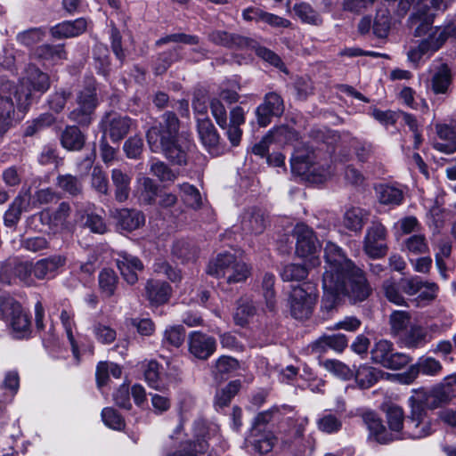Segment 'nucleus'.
I'll return each mask as SVG.
<instances>
[{
	"label": "nucleus",
	"instance_id": "nucleus-1",
	"mask_svg": "<svg viewBox=\"0 0 456 456\" xmlns=\"http://www.w3.org/2000/svg\"><path fill=\"white\" fill-rule=\"evenodd\" d=\"M324 257L322 310L332 311L341 296L348 297L354 303L362 302L370 296V288L363 272L346 256L338 246L327 242Z\"/></svg>",
	"mask_w": 456,
	"mask_h": 456
},
{
	"label": "nucleus",
	"instance_id": "nucleus-2",
	"mask_svg": "<svg viewBox=\"0 0 456 456\" xmlns=\"http://www.w3.org/2000/svg\"><path fill=\"white\" fill-rule=\"evenodd\" d=\"M50 87L49 76L33 64H28L20 85L4 81L0 85V138L11 127L15 107L24 112L32 102L31 90L45 93Z\"/></svg>",
	"mask_w": 456,
	"mask_h": 456
},
{
	"label": "nucleus",
	"instance_id": "nucleus-3",
	"mask_svg": "<svg viewBox=\"0 0 456 456\" xmlns=\"http://www.w3.org/2000/svg\"><path fill=\"white\" fill-rule=\"evenodd\" d=\"M179 121L175 114L167 111L159 126L147 133V141L153 152H162L171 162L179 166L187 163V151L191 146L188 139L178 137Z\"/></svg>",
	"mask_w": 456,
	"mask_h": 456
},
{
	"label": "nucleus",
	"instance_id": "nucleus-4",
	"mask_svg": "<svg viewBox=\"0 0 456 456\" xmlns=\"http://www.w3.org/2000/svg\"><path fill=\"white\" fill-rule=\"evenodd\" d=\"M250 267L234 254L224 252L218 254L207 267V273L226 283L233 284L245 281L250 275Z\"/></svg>",
	"mask_w": 456,
	"mask_h": 456
},
{
	"label": "nucleus",
	"instance_id": "nucleus-5",
	"mask_svg": "<svg viewBox=\"0 0 456 456\" xmlns=\"http://www.w3.org/2000/svg\"><path fill=\"white\" fill-rule=\"evenodd\" d=\"M290 166L293 173L313 183H322L333 174L331 167L321 163L314 151L297 150L290 159Z\"/></svg>",
	"mask_w": 456,
	"mask_h": 456
},
{
	"label": "nucleus",
	"instance_id": "nucleus-6",
	"mask_svg": "<svg viewBox=\"0 0 456 456\" xmlns=\"http://www.w3.org/2000/svg\"><path fill=\"white\" fill-rule=\"evenodd\" d=\"M282 420L284 424L280 427L282 449L294 453L304 452L303 440L305 428L309 423L308 417L292 411L282 417Z\"/></svg>",
	"mask_w": 456,
	"mask_h": 456
},
{
	"label": "nucleus",
	"instance_id": "nucleus-7",
	"mask_svg": "<svg viewBox=\"0 0 456 456\" xmlns=\"http://www.w3.org/2000/svg\"><path fill=\"white\" fill-rule=\"evenodd\" d=\"M436 14L419 10L411 17V24H416L414 36L420 39L433 53L437 52L448 37L443 26H432Z\"/></svg>",
	"mask_w": 456,
	"mask_h": 456
},
{
	"label": "nucleus",
	"instance_id": "nucleus-8",
	"mask_svg": "<svg viewBox=\"0 0 456 456\" xmlns=\"http://www.w3.org/2000/svg\"><path fill=\"white\" fill-rule=\"evenodd\" d=\"M0 318L12 329L13 337L23 338L30 332V322L20 305L11 297L0 296Z\"/></svg>",
	"mask_w": 456,
	"mask_h": 456
},
{
	"label": "nucleus",
	"instance_id": "nucleus-9",
	"mask_svg": "<svg viewBox=\"0 0 456 456\" xmlns=\"http://www.w3.org/2000/svg\"><path fill=\"white\" fill-rule=\"evenodd\" d=\"M193 431V449L191 442L183 444L182 449L167 454V456H199L205 453L208 448L206 438L212 440L218 433V427L216 424H209L202 420H196L192 427Z\"/></svg>",
	"mask_w": 456,
	"mask_h": 456
},
{
	"label": "nucleus",
	"instance_id": "nucleus-10",
	"mask_svg": "<svg viewBox=\"0 0 456 456\" xmlns=\"http://www.w3.org/2000/svg\"><path fill=\"white\" fill-rule=\"evenodd\" d=\"M294 233L297 238V255L305 259L311 267L319 265L317 253L321 246L313 230L304 224H298L294 228Z\"/></svg>",
	"mask_w": 456,
	"mask_h": 456
},
{
	"label": "nucleus",
	"instance_id": "nucleus-11",
	"mask_svg": "<svg viewBox=\"0 0 456 456\" xmlns=\"http://www.w3.org/2000/svg\"><path fill=\"white\" fill-rule=\"evenodd\" d=\"M97 105L96 90L90 83L77 93L76 107L70 111L69 118L81 126H89L94 119Z\"/></svg>",
	"mask_w": 456,
	"mask_h": 456
},
{
	"label": "nucleus",
	"instance_id": "nucleus-12",
	"mask_svg": "<svg viewBox=\"0 0 456 456\" xmlns=\"http://www.w3.org/2000/svg\"><path fill=\"white\" fill-rule=\"evenodd\" d=\"M317 300V293L314 286L295 287L289 296L291 315L299 320L307 319L313 313Z\"/></svg>",
	"mask_w": 456,
	"mask_h": 456
},
{
	"label": "nucleus",
	"instance_id": "nucleus-13",
	"mask_svg": "<svg viewBox=\"0 0 456 456\" xmlns=\"http://www.w3.org/2000/svg\"><path fill=\"white\" fill-rule=\"evenodd\" d=\"M371 360L385 368L398 370L404 367L410 357L399 352H394L393 344L386 339L379 340L370 350Z\"/></svg>",
	"mask_w": 456,
	"mask_h": 456
},
{
	"label": "nucleus",
	"instance_id": "nucleus-14",
	"mask_svg": "<svg viewBox=\"0 0 456 456\" xmlns=\"http://www.w3.org/2000/svg\"><path fill=\"white\" fill-rule=\"evenodd\" d=\"M387 231L385 226L374 222L367 229L363 240V250L371 258H380L387 253Z\"/></svg>",
	"mask_w": 456,
	"mask_h": 456
},
{
	"label": "nucleus",
	"instance_id": "nucleus-15",
	"mask_svg": "<svg viewBox=\"0 0 456 456\" xmlns=\"http://www.w3.org/2000/svg\"><path fill=\"white\" fill-rule=\"evenodd\" d=\"M433 432L431 419L427 411L411 410L404 422L403 438L420 439Z\"/></svg>",
	"mask_w": 456,
	"mask_h": 456
},
{
	"label": "nucleus",
	"instance_id": "nucleus-16",
	"mask_svg": "<svg viewBox=\"0 0 456 456\" xmlns=\"http://www.w3.org/2000/svg\"><path fill=\"white\" fill-rule=\"evenodd\" d=\"M274 433L267 428L253 426L248 439L253 456H267L277 444Z\"/></svg>",
	"mask_w": 456,
	"mask_h": 456
},
{
	"label": "nucleus",
	"instance_id": "nucleus-17",
	"mask_svg": "<svg viewBox=\"0 0 456 456\" xmlns=\"http://www.w3.org/2000/svg\"><path fill=\"white\" fill-rule=\"evenodd\" d=\"M188 348L195 358L208 360L216 350V340L201 331H191L188 336Z\"/></svg>",
	"mask_w": 456,
	"mask_h": 456
},
{
	"label": "nucleus",
	"instance_id": "nucleus-18",
	"mask_svg": "<svg viewBox=\"0 0 456 456\" xmlns=\"http://www.w3.org/2000/svg\"><path fill=\"white\" fill-rule=\"evenodd\" d=\"M131 125L132 120L128 117L109 113L102 121L103 136L108 135L112 142H118L128 133Z\"/></svg>",
	"mask_w": 456,
	"mask_h": 456
},
{
	"label": "nucleus",
	"instance_id": "nucleus-19",
	"mask_svg": "<svg viewBox=\"0 0 456 456\" xmlns=\"http://www.w3.org/2000/svg\"><path fill=\"white\" fill-rule=\"evenodd\" d=\"M283 111L284 105L281 96L276 93H269L256 110L257 123L263 127L267 126L273 117L281 116Z\"/></svg>",
	"mask_w": 456,
	"mask_h": 456
},
{
	"label": "nucleus",
	"instance_id": "nucleus-20",
	"mask_svg": "<svg viewBox=\"0 0 456 456\" xmlns=\"http://www.w3.org/2000/svg\"><path fill=\"white\" fill-rule=\"evenodd\" d=\"M435 127L440 141L433 143L434 149L445 154L454 153L456 151V118L449 124L436 123Z\"/></svg>",
	"mask_w": 456,
	"mask_h": 456
},
{
	"label": "nucleus",
	"instance_id": "nucleus-21",
	"mask_svg": "<svg viewBox=\"0 0 456 456\" xmlns=\"http://www.w3.org/2000/svg\"><path fill=\"white\" fill-rule=\"evenodd\" d=\"M116 265L128 284H134L138 281L137 272L143 269L141 260L126 251L117 253Z\"/></svg>",
	"mask_w": 456,
	"mask_h": 456
},
{
	"label": "nucleus",
	"instance_id": "nucleus-22",
	"mask_svg": "<svg viewBox=\"0 0 456 456\" xmlns=\"http://www.w3.org/2000/svg\"><path fill=\"white\" fill-rule=\"evenodd\" d=\"M62 255H53L34 263V277L38 280L53 279L57 276L66 264Z\"/></svg>",
	"mask_w": 456,
	"mask_h": 456
},
{
	"label": "nucleus",
	"instance_id": "nucleus-23",
	"mask_svg": "<svg viewBox=\"0 0 456 456\" xmlns=\"http://www.w3.org/2000/svg\"><path fill=\"white\" fill-rule=\"evenodd\" d=\"M198 133L200 140L208 152L212 155H219V135L208 118L197 117Z\"/></svg>",
	"mask_w": 456,
	"mask_h": 456
},
{
	"label": "nucleus",
	"instance_id": "nucleus-24",
	"mask_svg": "<svg viewBox=\"0 0 456 456\" xmlns=\"http://www.w3.org/2000/svg\"><path fill=\"white\" fill-rule=\"evenodd\" d=\"M86 27L87 21L80 18L74 21H64L55 25L51 28V34L58 39L74 37L84 33Z\"/></svg>",
	"mask_w": 456,
	"mask_h": 456
},
{
	"label": "nucleus",
	"instance_id": "nucleus-25",
	"mask_svg": "<svg viewBox=\"0 0 456 456\" xmlns=\"http://www.w3.org/2000/svg\"><path fill=\"white\" fill-rule=\"evenodd\" d=\"M245 123V111L240 107H234L230 111V121L227 122L226 135L232 146H237L241 139L240 126Z\"/></svg>",
	"mask_w": 456,
	"mask_h": 456
},
{
	"label": "nucleus",
	"instance_id": "nucleus-26",
	"mask_svg": "<svg viewBox=\"0 0 456 456\" xmlns=\"http://www.w3.org/2000/svg\"><path fill=\"white\" fill-rule=\"evenodd\" d=\"M70 213V207L68 203L62 202L60 204L58 208L53 213L44 212L42 213V218L48 219V224L54 232L69 229L71 225V222L69 220Z\"/></svg>",
	"mask_w": 456,
	"mask_h": 456
},
{
	"label": "nucleus",
	"instance_id": "nucleus-27",
	"mask_svg": "<svg viewBox=\"0 0 456 456\" xmlns=\"http://www.w3.org/2000/svg\"><path fill=\"white\" fill-rule=\"evenodd\" d=\"M347 338L344 334L325 335L312 344V350L315 353H322L328 349L342 352L347 346Z\"/></svg>",
	"mask_w": 456,
	"mask_h": 456
},
{
	"label": "nucleus",
	"instance_id": "nucleus-28",
	"mask_svg": "<svg viewBox=\"0 0 456 456\" xmlns=\"http://www.w3.org/2000/svg\"><path fill=\"white\" fill-rule=\"evenodd\" d=\"M116 218L119 228L125 231H134L141 227L145 221L142 212L123 208L117 211Z\"/></svg>",
	"mask_w": 456,
	"mask_h": 456
},
{
	"label": "nucleus",
	"instance_id": "nucleus-29",
	"mask_svg": "<svg viewBox=\"0 0 456 456\" xmlns=\"http://www.w3.org/2000/svg\"><path fill=\"white\" fill-rule=\"evenodd\" d=\"M111 181L115 187V199L118 202L126 201L130 193L131 176L119 168L111 170Z\"/></svg>",
	"mask_w": 456,
	"mask_h": 456
},
{
	"label": "nucleus",
	"instance_id": "nucleus-30",
	"mask_svg": "<svg viewBox=\"0 0 456 456\" xmlns=\"http://www.w3.org/2000/svg\"><path fill=\"white\" fill-rule=\"evenodd\" d=\"M378 200L382 205L390 207L398 206L403 200L401 189L389 184H379L375 188Z\"/></svg>",
	"mask_w": 456,
	"mask_h": 456
},
{
	"label": "nucleus",
	"instance_id": "nucleus-31",
	"mask_svg": "<svg viewBox=\"0 0 456 456\" xmlns=\"http://www.w3.org/2000/svg\"><path fill=\"white\" fill-rule=\"evenodd\" d=\"M146 295L149 300L155 305L166 303L171 294L170 286L159 281H149L145 287Z\"/></svg>",
	"mask_w": 456,
	"mask_h": 456
},
{
	"label": "nucleus",
	"instance_id": "nucleus-32",
	"mask_svg": "<svg viewBox=\"0 0 456 456\" xmlns=\"http://www.w3.org/2000/svg\"><path fill=\"white\" fill-rule=\"evenodd\" d=\"M456 384V376H449L444 382L433 388L431 393L432 407L436 408L443 403H446L452 398V390L451 387Z\"/></svg>",
	"mask_w": 456,
	"mask_h": 456
},
{
	"label": "nucleus",
	"instance_id": "nucleus-33",
	"mask_svg": "<svg viewBox=\"0 0 456 456\" xmlns=\"http://www.w3.org/2000/svg\"><path fill=\"white\" fill-rule=\"evenodd\" d=\"M368 219V213L357 207L347 208L344 214L343 224L352 232H360Z\"/></svg>",
	"mask_w": 456,
	"mask_h": 456
},
{
	"label": "nucleus",
	"instance_id": "nucleus-34",
	"mask_svg": "<svg viewBox=\"0 0 456 456\" xmlns=\"http://www.w3.org/2000/svg\"><path fill=\"white\" fill-rule=\"evenodd\" d=\"M74 313L70 309L64 308L61 312L60 320L63 327L65 334L71 346V350L75 358H78V346L76 343L75 333L77 332V326L74 321Z\"/></svg>",
	"mask_w": 456,
	"mask_h": 456
},
{
	"label": "nucleus",
	"instance_id": "nucleus-35",
	"mask_svg": "<svg viewBox=\"0 0 456 456\" xmlns=\"http://www.w3.org/2000/svg\"><path fill=\"white\" fill-rule=\"evenodd\" d=\"M362 419L370 431V438L380 444H386L388 441L386 428L374 412H365Z\"/></svg>",
	"mask_w": 456,
	"mask_h": 456
},
{
	"label": "nucleus",
	"instance_id": "nucleus-36",
	"mask_svg": "<svg viewBox=\"0 0 456 456\" xmlns=\"http://www.w3.org/2000/svg\"><path fill=\"white\" fill-rule=\"evenodd\" d=\"M384 374L383 371L368 365H362L354 372L358 386L363 389L373 386Z\"/></svg>",
	"mask_w": 456,
	"mask_h": 456
},
{
	"label": "nucleus",
	"instance_id": "nucleus-37",
	"mask_svg": "<svg viewBox=\"0 0 456 456\" xmlns=\"http://www.w3.org/2000/svg\"><path fill=\"white\" fill-rule=\"evenodd\" d=\"M158 186L152 179L144 175L137 177L136 194L141 201L151 204L155 200Z\"/></svg>",
	"mask_w": 456,
	"mask_h": 456
},
{
	"label": "nucleus",
	"instance_id": "nucleus-38",
	"mask_svg": "<svg viewBox=\"0 0 456 456\" xmlns=\"http://www.w3.org/2000/svg\"><path fill=\"white\" fill-rule=\"evenodd\" d=\"M265 219L258 210L246 212L241 220V228L246 233H261L265 230Z\"/></svg>",
	"mask_w": 456,
	"mask_h": 456
},
{
	"label": "nucleus",
	"instance_id": "nucleus-39",
	"mask_svg": "<svg viewBox=\"0 0 456 456\" xmlns=\"http://www.w3.org/2000/svg\"><path fill=\"white\" fill-rule=\"evenodd\" d=\"M292 412V408L289 406H273L267 411L259 412L256 418L253 426L266 428V424L270 421L282 419V417Z\"/></svg>",
	"mask_w": 456,
	"mask_h": 456
},
{
	"label": "nucleus",
	"instance_id": "nucleus-40",
	"mask_svg": "<svg viewBox=\"0 0 456 456\" xmlns=\"http://www.w3.org/2000/svg\"><path fill=\"white\" fill-rule=\"evenodd\" d=\"M452 73L447 64H441L437 70L433 75L431 85L432 89L436 94L446 93L449 86L451 85Z\"/></svg>",
	"mask_w": 456,
	"mask_h": 456
},
{
	"label": "nucleus",
	"instance_id": "nucleus-41",
	"mask_svg": "<svg viewBox=\"0 0 456 456\" xmlns=\"http://www.w3.org/2000/svg\"><path fill=\"white\" fill-rule=\"evenodd\" d=\"M28 206V196L26 194L23 196H18L4 214V224L8 227L15 225L20 220L22 211L27 210Z\"/></svg>",
	"mask_w": 456,
	"mask_h": 456
},
{
	"label": "nucleus",
	"instance_id": "nucleus-42",
	"mask_svg": "<svg viewBox=\"0 0 456 456\" xmlns=\"http://www.w3.org/2000/svg\"><path fill=\"white\" fill-rule=\"evenodd\" d=\"M208 38L216 45L225 47H242L248 44V39L237 35L228 34L224 31H213L209 34Z\"/></svg>",
	"mask_w": 456,
	"mask_h": 456
},
{
	"label": "nucleus",
	"instance_id": "nucleus-43",
	"mask_svg": "<svg viewBox=\"0 0 456 456\" xmlns=\"http://www.w3.org/2000/svg\"><path fill=\"white\" fill-rule=\"evenodd\" d=\"M61 144L70 151L80 150L85 143V136L77 126H67L61 134Z\"/></svg>",
	"mask_w": 456,
	"mask_h": 456
},
{
	"label": "nucleus",
	"instance_id": "nucleus-44",
	"mask_svg": "<svg viewBox=\"0 0 456 456\" xmlns=\"http://www.w3.org/2000/svg\"><path fill=\"white\" fill-rule=\"evenodd\" d=\"M34 55L36 58L45 61H49L52 64L66 59V53L61 45H41L36 49Z\"/></svg>",
	"mask_w": 456,
	"mask_h": 456
},
{
	"label": "nucleus",
	"instance_id": "nucleus-45",
	"mask_svg": "<svg viewBox=\"0 0 456 456\" xmlns=\"http://www.w3.org/2000/svg\"><path fill=\"white\" fill-rule=\"evenodd\" d=\"M239 368V362L231 356L222 355L215 362L212 373L215 379H224L225 376L235 371Z\"/></svg>",
	"mask_w": 456,
	"mask_h": 456
},
{
	"label": "nucleus",
	"instance_id": "nucleus-46",
	"mask_svg": "<svg viewBox=\"0 0 456 456\" xmlns=\"http://www.w3.org/2000/svg\"><path fill=\"white\" fill-rule=\"evenodd\" d=\"M293 11L296 16L304 23L318 26L322 22L320 14L314 10L309 4H296L293 7Z\"/></svg>",
	"mask_w": 456,
	"mask_h": 456
},
{
	"label": "nucleus",
	"instance_id": "nucleus-47",
	"mask_svg": "<svg viewBox=\"0 0 456 456\" xmlns=\"http://www.w3.org/2000/svg\"><path fill=\"white\" fill-rule=\"evenodd\" d=\"M435 53L431 51L421 40L411 45L407 51L408 61L414 66L429 59Z\"/></svg>",
	"mask_w": 456,
	"mask_h": 456
},
{
	"label": "nucleus",
	"instance_id": "nucleus-48",
	"mask_svg": "<svg viewBox=\"0 0 456 456\" xmlns=\"http://www.w3.org/2000/svg\"><path fill=\"white\" fill-rule=\"evenodd\" d=\"M256 314V307L252 301L248 299H240L235 310L233 319L237 325L244 326Z\"/></svg>",
	"mask_w": 456,
	"mask_h": 456
},
{
	"label": "nucleus",
	"instance_id": "nucleus-49",
	"mask_svg": "<svg viewBox=\"0 0 456 456\" xmlns=\"http://www.w3.org/2000/svg\"><path fill=\"white\" fill-rule=\"evenodd\" d=\"M84 219H86V221L84 222V225L86 227H88L91 232L99 234H102L106 232V224L100 216L93 213H87L85 216L84 215L81 214L80 210H77L74 222L83 223Z\"/></svg>",
	"mask_w": 456,
	"mask_h": 456
},
{
	"label": "nucleus",
	"instance_id": "nucleus-50",
	"mask_svg": "<svg viewBox=\"0 0 456 456\" xmlns=\"http://www.w3.org/2000/svg\"><path fill=\"white\" fill-rule=\"evenodd\" d=\"M185 330L181 325H173L166 328L163 333L162 344L175 348L180 347L184 341Z\"/></svg>",
	"mask_w": 456,
	"mask_h": 456
},
{
	"label": "nucleus",
	"instance_id": "nucleus-51",
	"mask_svg": "<svg viewBox=\"0 0 456 456\" xmlns=\"http://www.w3.org/2000/svg\"><path fill=\"white\" fill-rule=\"evenodd\" d=\"M122 374L120 366L114 362H100L96 369V380L99 387L104 386L111 375L115 379H119Z\"/></svg>",
	"mask_w": 456,
	"mask_h": 456
},
{
	"label": "nucleus",
	"instance_id": "nucleus-52",
	"mask_svg": "<svg viewBox=\"0 0 456 456\" xmlns=\"http://www.w3.org/2000/svg\"><path fill=\"white\" fill-rule=\"evenodd\" d=\"M387 423L392 431L402 432L401 437L404 435L405 419L403 411L397 405H391L387 410Z\"/></svg>",
	"mask_w": 456,
	"mask_h": 456
},
{
	"label": "nucleus",
	"instance_id": "nucleus-53",
	"mask_svg": "<svg viewBox=\"0 0 456 456\" xmlns=\"http://www.w3.org/2000/svg\"><path fill=\"white\" fill-rule=\"evenodd\" d=\"M409 405L411 410H419V411H427L428 408L432 407V397L430 391L423 388L413 390L412 395L409 397Z\"/></svg>",
	"mask_w": 456,
	"mask_h": 456
},
{
	"label": "nucleus",
	"instance_id": "nucleus-54",
	"mask_svg": "<svg viewBox=\"0 0 456 456\" xmlns=\"http://www.w3.org/2000/svg\"><path fill=\"white\" fill-rule=\"evenodd\" d=\"M391 26L390 12L386 8H381L377 12L373 22V33L380 38H384L388 35Z\"/></svg>",
	"mask_w": 456,
	"mask_h": 456
},
{
	"label": "nucleus",
	"instance_id": "nucleus-55",
	"mask_svg": "<svg viewBox=\"0 0 456 456\" xmlns=\"http://www.w3.org/2000/svg\"><path fill=\"white\" fill-rule=\"evenodd\" d=\"M321 365L338 379L347 380L354 376V371L345 363L338 360H325Z\"/></svg>",
	"mask_w": 456,
	"mask_h": 456
},
{
	"label": "nucleus",
	"instance_id": "nucleus-56",
	"mask_svg": "<svg viewBox=\"0 0 456 456\" xmlns=\"http://www.w3.org/2000/svg\"><path fill=\"white\" fill-rule=\"evenodd\" d=\"M57 186L71 196H77L82 191V183L72 175H61L57 177Z\"/></svg>",
	"mask_w": 456,
	"mask_h": 456
},
{
	"label": "nucleus",
	"instance_id": "nucleus-57",
	"mask_svg": "<svg viewBox=\"0 0 456 456\" xmlns=\"http://www.w3.org/2000/svg\"><path fill=\"white\" fill-rule=\"evenodd\" d=\"M14 280L25 285H32L34 283V264L29 262L17 263L12 268Z\"/></svg>",
	"mask_w": 456,
	"mask_h": 456
},
{
	"label": "nucleus",
	"instance_id": "nucleus-58",
	"mask_svg": "<svg viewBox=\"0 0 456 456\" xmlns=\"http://www.w3.org/2000/svg\"><path fill=\"white\" fill-rule=\"evenodd\" d=\"M240 388V381H231L225 387L218 390L215 397V404L216 407L223 408L231 402L232 398L239 392Z\"/></svg>",
	"mask_w": 456,
	"mask_h": 456
},
{
	"label": "nucleus",
	"instance_id": "nucleus-59",
	"mask_svg": "<svg viewBox=\"0 0 456 456\" xmlns=\"http://www.w3.org/2000/svg\"><path fill=\"white\" fill-rule=\"evenodd\" d=\"M181 198L183 202L192 208H198L201 205V195L199 190L193 185L184 183L179 185Z\"/></svg>",
	"mask_w": 456,
	"mask_h": 456
},
{
	"label": "nucleus",
	"instance_id": "nucleus-60",
	"mask_svg": "<svg viewBox=\"0 0 456 456\" xmlns=\"http://www.w3.org/2000/svg\"><path fill=\"white\" fill-rule=\"evenodd\" d=\"M118 284V277L111 269H103L99 274V286L103 294L110 297L114 294Z\"/></svg>",
	"mask_w": 456,
	"mask_h": 456
},
{
	"label": "nucleus",
	"instance_id": "nucleus-61",
	"mask_svg": "<svg viewBox=\"0 0 456 456\" xmlns=\"http://www.w3.org/2000/svg\"><path fill=\"white\" fill-rule=\"evenodd\" d=\"M419 373L428 376H435L440 373L442 364L433 357H421L416 364L412 365Z\"/></svg>",
	"mask_w": 456,
	"mask_h": 456
},
{
	"label": "nucleus",
	"instance_id": "nucleus-62",
	"mask_svg": "<svg viewBox=\"0 0 456 456\" xmlns=\"http://www.w3.org/2000/svg\"><path fill=\"white\" fill-rule=\"evenodd\" d=\"M428 340V333L422 327L413 326L406 336L405 343L408 347L418 348L423 346Z\"/></svg>",
	"mask_w": 456,
	"mask_h": 456
},
{
	"label": "nucleus",
	"instance_id": "nucleus-63",
	"mask_svg": "<svg viewBox=\"0 0 456 456\" xmlns=\"http://www.w3.org/2000/svg\"><path fill=\"white\" fill-rule=\"evenodd\" d=\"M404 247L408 253L412 255L425 254L428 251V245L426 238L421 234H414L407 238Z\"/></svg>",
	"mask_w": 456,
	"mask_h": 456
},
{
	"label": "nucleus",
	"instance_id": "nucleus-64",
	"mask_svg": "<svg viewBox=\"0 0 456 456\" xmlns=\"http://www.w3.org/2000/svg\"><path fill=\"white\" fill-rule=\"evenodd\" d=\"M281 276L284 281H301L307 276V269L302 265L289 264L281 270Z\"/></svg>",
	"mask_w": 456,
	"mask_h": 456
}]
</instances>
